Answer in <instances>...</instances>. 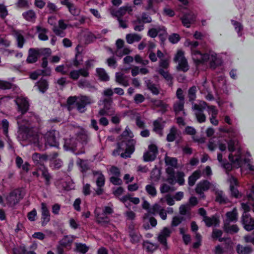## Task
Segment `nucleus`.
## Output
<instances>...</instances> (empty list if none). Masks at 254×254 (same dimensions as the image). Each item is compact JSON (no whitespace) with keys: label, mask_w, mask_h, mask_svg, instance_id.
<instances>
[{"label":"nucleus","mask_w":254,"mask_h":254,"mask_svg":"<svg viewBox=\"0 0 254 254\" xmlns=\"http://www.w3.org/2000/svg\"><path fill=\"white\" fill-rule=\"evenodd\" d=\"M220 130L224 131L227 133L228 136L231 139L229 141L224 140H219L218 142L219 149L222 152L225 151L228 146V150L230 152L229 155V159L231 164L227 162L226 159H223V156L225 153H218L217 160L221 164L222 167L227 171H230L233 165L236 168L241 167L243 161L241 158V149L237 147V142L234 139L239 134V131L235 128L230 127L228 129L220 127Z\"/></svg>","instance_id":"f257e3e1"},{"label":"nucleus","mask_w":254,"mask_h":254,"mask_svg":"<svg viewBox=\"0 0 254 254\" xmlns=\"http://www.w3.org/2000/svg\"><path fill=\"white\" fill-rule=\"evenodd\" d=\"M20 127L24 138L28 139V142L37 146L40 150L45 149L47 145L59 147V132L56 130H50L44 135L40 133L31 134L28 133L27 127L23 125H21Z\"/></svg>","instance_id":"f03ea898"},{"label":"nucleus","mask_w":254,"mask_h":254,"mask_svg":"<svg viewBox=\"0 0 254 254\" xmlns=\"http://www.w3.org/2000/svg\"><path fill=\"white\" fill-rule=\"evenodd\" d=\"M198 45L197 41H192L189 39L185 42V45L190 49L192 58L196 65L208 64L211 68L215 69L217 66L221 64V59L218 57L214 51H210L208 53L202 54L199 51L196 50L195 48Z\"/></svg>","instance_id":"7ed1b4c3"},{"label":"nucleus","mask_w":254,"mask_h":254,"mask_svg":"<svg viewBox=\"0 0 254 254\" xmlns=\"http://www.w3.org/2000/svg\"><path fill=\"white\" fill-rule=\"evenodd\" d=\"M27 119H24L20 120L19 118L17 120V123L19 128V137H21L23 140L28 141V139H24L23 136V134L20 129L21 125H23L28 129V133H38L36 130L40 127V123L41 120L39 117L33 113H29L28 115L27 116Z\"/></svg>","instance_id":"20e7f679"},{"label":"nucleus","mask_w":254,"mask_h":254,"mask_svg":"<svg viewBox=\"0 0 254 254\" xmlns=\"http://www.w3.org/2000/svg\"><path fill=\"white\" fill-rule=\"evenodd\" d=\"M247 198L248 202L241 203V207L244 211L242 216V223L245 229L250 231L254 229V220L251 218L247 212L250 210L251 207H253L254 212V198L251 193H248Z\"/></svg>","instance_id":"39448f33"},{"label":"nucleus","mask_w":254,"mask_h":254,"mask_svg":"<svg viewBox=\"0 0 254 254\" xmlns=\"http://www.w3.org/2000/svg\"><path fill=\"white\" fill-rule=\"evenodd\" d=\"M93 102L94 101L90 97L84 95L70 96L67 99L68 104L75 103L77 110L80 113L85 112L86 110V106Z\"/></svg>","instance_id":"423d86ee"},{"label":"nucleus","mask_w":254,"mask_h":254,"mask_svg":"<svg viewBox=\"0 0 254 254\" xmlns=\"http://www.w3.org/2000/svg\"><path fill=\"white\" fill-rule=\"evenodd\" d=\"M135 141L134 139H130L127 141L124 140L118 144V148L116 150L117 153L121 154L123 158L130 157L131 154L134 151V145Z\"/></svg>","instance_id":"0eeeda50"},{"label":"nucleus","mask_w":254,"mask_h":254,"mask_svg":"<svg viewBox=\"0 0 254 254\" xmlns=\"http://www.w3.org/2000/svg\"><path fill=\"white\" fill-rule=\"evenodd\" d=\"M165 162L167 166L166 172L169 175L168 182L173 183L175 181V169L178 168V160L176 158L166 156Z\"/></svg>","instance_id":"6e6552de"},{"label":"nucleus","mask_w":254,"mask_h":254,"mask_svg":"<svg viewBox=\"0 0 254 254\" xmlns=\"http://www.w3.org/2000/svg\"><path fill=\"white\" fill-rule=\"evenodd\" d=\"M207 106L205 102L201 101L199 104L192 103V109L197 121L200 123L205 122L206 116L204 114V110Z\"/></svg>","instance_id":"1a4fd4ad"},{"label":"nucleus","mask_w":254,"mask_h":254,"mask_svg":"<svg viewBox=\"0 0 254 254\" xmlns=\"http://www.w3.org/2000/svg\"><path fill=\"white\" fill-rule=\"evenodd\" d=\"M216 189V184L215 183H210L207 180L201 181L198 183L195 188L196 192L200 195L201 198H204L205 195L204 191L208 190L209 189H212L215 190Z\"/></svg>","instance_id":"9d476101"},{"label":"nucleus","mask_w":254,"mask_h":254,"mask_svg":"<svg viewBox=\"0 0 254 254\" xmlns=\"http://www.w3.org/2000/svg\"><path fill=\"white\" fill-rule=\"evenodd\" d=\"M22 198L21 190L16 189L11 191L5 198L7 205L12 207L15 205Z\"/></svg>","instance_id":"9b49d317"},{"label":"nucleus","mask_w":254,"mask_h":254,"mask_svg":"<svg viewBox=\"0 0 254 254\" xmlns=\"http://www.w3.org/2000/svg\"><path fill=\"white\" fill-rule=\"evenodd\" d=\"M174 61L178 64L177 68L178 69L183 71H187L189 69V65L187 60L184 56V53L181 50L178 51L175 55Z\"/></svg>","instance_id":"f8f14e48"},{"label":"nucleus","mask_w":254,"mask_h":254,"mask_svg":"<svg viewBox=\"0 0 254 254\" xmlns=\"http://www.w3.org/2000/svg\"><path fill=\"white\" fill-rule=\"evenodd\" d=\"M133 10L131 5L127 4L121 7L118 9H112L111 14L113 17H117V19L122 18V17L125 15L127 13L131 14Z\"/></svg>","instance_id":"ddd939ff"},{"label":"nucleus","mask_w":254,"mask_h":254,"mask_svg":"<svg viewBox=\"0 0 254 254\" xmlns=\"http://www.w3.org/2000/svg\"><path fill=\"white\" fill-rule=\"evenodd\" d=\"M14 101L17 106V110L19 112L23 115L27 112L29 104L26 98L22 96L17 97Z\"/></svg>","instance_id":"4468645a"},{"label":"nucleus","mask_w":254,"mask_h":254,"mask_svg":"<svg viewBox=\"0 0 254 254\" xmlns=\"http://www.w3.org/2000/svg\"><path fill=\"white\" fill-rule=\"evenodd\" d=\"M172 230L168 227H164L158 235L157 240L162 244L164 249H167V239L170 237Z\"/></svg>","instance_id":"2eb2a0df"},{"label":"nucleus","mask_w":254,"mask_h":254,"mask_svg":"<svg viewBox=\"0 0 254 254\" xmlns=\"http://www.w3.org/2000/svg\"><path fill=\"white\" fill-rule=\"evenodd\" d=\"M41 224L42 226H45L50 222L51 215L47 205L44 202L41 203Z\"/></svg>","instance_id":"dca6fc26"},{"label":"nucleus","mask_w":254,"mask_h":254,"mask_svg":"<svg viewBox=\"0 0 254 254\" xmlns=\"http://www.w3.org/2000/svg\"><path fill=\"white\" fill-rule=\"evenodd\" d=\"M94 212L96 218V221L98 223L102 225H104L109 222L110 219L109 217L106 214L102 211V209L101 208H96Z\"/></svg>","instance_id":"f3484780"},{"label":"nucleus","mask_w":254,"mask_h":254,"mask_svg":"<svg viewBox=\"0 0 254 254\" xmlns=\"http://www.w3.org/2000/svg\"><path fill=\"white\" fill-rule=\"evenodd\" d=\"M69 77L73 80H77L80 76L83 77H88L89 76V72H87L85 69L82 68L78 69H74L70 71L68 73Z\"/></svg>","instance_id":"a211bd4d"},{"label":"nucleus","mask_w":254,"mask_h":254,"mask_svg":"<svg viewBox=\"0 0 254 254\" xmlns=\"http://www.w3.org/2000/svg\"><path fill=\"white\" fill-rule=\"evenodd\" d=\"M195 15L192 12L185 14L181 18L182 22L184 26L187 28L190 27V24L195 20Z\"/></svg>","instance_id":"6ab92c4d"},{"label":"nucleus","mask_w":254,"mask_h":254,"mask_svg":"<svg viewBox=\"0 0 254 254\" xmlns=\"http://www.w3.org/2000/svg\"><path fill=\"white\" fill-rule=\"evenodd\" d=\"M76 238L73 235H66L61 240L59 243L64 247L67 250H70L74 240Z\"/></svg>","instance_id":"aec40b11"},{"label":"nucleus","mask_w":254,"mask_h":254,"mask_svg":"<svg viewBox=\"0 0 254 254\" xmlns=\"http://www.w3.org/2000/svg\"><path fill=\"white\" fill-rule=\"evenodd\" d=\"M120 200L125 204L127 208H129V204L128 201L132 202L134 204H137L139 203L140 200L138 197H132L129 194L125 195L121 198H119Z\"/></svg>","instance_id":"412c9836"},{"label":"nucleus","mask_w":254,"mask_h":254,"mask_svg":"<svg viewBox=\"0 0 254 254\" xmlns=\"http://www.w3.org/2000/svg\"><path fill=\"white\" fill-rule=\"evenodd\" d=\"M15 164L17 168L21 169L25 172H28L30 168V164L28 162H24L21 157L17 156L15 158Z\"/></svg>","instance_id":"4be33fe9"},{"label":"nucleus","mask_w":254,"mask_h":254,"mask_svg":"<svg viewBox=\"0 0 254 254\" xmlns=\"http://www.w3.org/2000/svg\"><path fill=\"white\" fill-rule=\"evenodd\" d=\"M152 106L154 108H160L159 111L162 114L165 113L169 107L168 104L160 100H152L151 101Z\"/></svg>","instance_id":"5701e85b"},{"label":"nucleus","mask_w":254,"mask_h":254,"mask_svg":"<svg viewBox=\"0 0 254 254\" xmlns=\"http://www.w3.org/2000/svg\"><path fill=\"white\" fill-rule=\"evenodd\" d=\"M166 32L165 28L164 26L159 25H155L154 28H150L148 31V36L151 38L156 37L158 34L161 32L163 34Z\"/></svg>","instance_id":"b1692460"},{"label":"nucleus","mask_w":254,"mask_h":254,"mask_svg":"<svg viewBox=\"0 0 254 254\" xmlns=\"http://www.w3.org/2000/svg\"><path fill=\"white\" fill-rule=\"evenodd\" d=\"M39 56L37 49L30 48L28 51V56L26 60L28 63H34L37 61Z\"/></svg>","instance_id":"393cba45"},{"label":"nucleus","mask_w":254,"mask_h":254,"mask_svg":"<svg viewBox=\"0 0 254 254\" xmlns=\"http://www.w3.org/2000/svg\"><path fill=\"white\" fill-rule=\"evenodd\" d=\"M93 175L96 178V184L97 187H104L105 183V178L101 171H93Z\"/></svg>","instance_id":"a878e982"},{"label":"nucleus","mask_w":254,"mask_h":254,"mask_svg":"<svg viewBox=\"0 0 254 254\" xmlns=\"http://www.w3.org/2000/svg\"><path fill=\"white\" fill-rule=\"evenodd\" d=\"M32 160L36 165H42L44 162L48 159V156L45 154H41L38 153H34L32 156Z\"/></svg>","instance_id":"bb28decb"},{"label":"nucleus","mask_w":254,"mask_h":254,"mask_svg":"<svg viewBox=\"0 0 254 254\" xmlns=\"http://www.w3.org/2000/svg\"><path fill=\"white\" fill-rule=\"evenodd\" d=\"M203 221L204 222L206 226L208 227H210L213 225L217 226L219 224V220L218 218L214 215L212 216V217H205L203 218Z\"/></svg>","instance_id":"cd10ccee"},{"label":"nucleus","mask_w":254,"mask_h":254,"mask_svg":"<svg viewBox=\"0 0 254 254\" xmlns=\"http://www.w3.org/2000/svg\"><path fill=\"white\" fill-rule=\"evenodd\" d=\"M226 218L224 221V223L225 222H227V223H230L232 222H236L238 219V213L236 208H234L231 211H229L227 212L226 214Z\"/></svg>","instance_id":"c85d7f7f"},{"label":"nucleus","mask_w":254,"mask_h":254,"mask_svg":"<svg viewBox=\"0 0 254 254\" xmlns=\"http://www.w3.org/2000/svg\"><path fill=\"white\" fill-rule=\"evenodd\" d=\"M13 35L16 40L17 47L19 48H22L25 40L22 34L21 31L14 30L13 32Z\"/></svg>","instance_id":"c756f323"},{"label":"nucleus","mask_w":254,"mask_h":254,"mask_svg":"<svg viewBox=\"0 0 254 254\" xmlns=\"http://www.w3.org/2000/svg\"><path fill=\"white\" fill-rule=\"evenodd\" d=\"M185 101H177L173 105V110L175 114L178 115L181 112H182L183 115L186 116V114L184 111Z\"/></svg>","instance_id":"7c9ffc66"},{"label":"nucleus","mask_w":254,"mask_h":254,"mask_svg":"<svg viewBox=\"0 0 254 254\" xmlns=\"http://www.w3.org/2000/svg\"><path fill=\"white\" fill-rule=\"evenodd\" d=\"M36 31L38 34V38L41 41H47L48 36L47 35L48 29L40 26H36Z\"/></svg>","instance_id":"2f4dec72"},{"label":"nucleus","mask_w":254,"mask_h":254,"mask_svg":"<svg viewBox=\"0 0 254 254\" xmlns=\"http://www.w3.org/2000/svg\"><path fill=\"white\" fill-rule=\"evenodd\" d=\"M64 147L66 150L74 151L76 147V140L72 137L70 138H66L64 140Z\"/></svg>","instance_id":"473e14b6"},{"label":"nucleus","mask_w":254,"mask_h":254,"mask_svg":"<svg viewBox=\"0 0 254 254\" xmlns=\"http://www.w3.org/2000/svg\"><path fill=\"white\" fill-rule=\"evenodd\" d=\"M77 139L83 144H86L89 140V134L87 131L82 129L77 133Z\"/></svg>","instance_id":"72a5a7b5"},{"label":"nucleus","mask_w":254,"mask_h":254,"mask_svg":"<svg viewBox=\"0 0 254 254\" xmlns=\"http://www.w3.org/2000/svg\"><path fill=\"white\" fill-rule=\"evenodd\" d=\"M129 236L130 242L134 244L139 243L142 238V236L140 234L132 230L129 231Z\"/></svg>","instance_id":"f704fd0d"},{"label":"nucleus","mask_w":254,"mask_h":254,"mask_svg":"<svg viewBox=\"0 0 254 254\" xmlns=\"http://www.w3.org/2000/svg\"><path fill=\"white\" fill-rule=\"evenodd\" d=\"M97 74L99 79L103 81H108L110 79L109 76L103 68H97L96 69Z\"/></svg>","instance_id":"c9c22d12"},{"label":"nucleus","mask_w":254,"mask_h":254,"mask_svg":"<svg viewBox=\"0 0 254 254\" xmlns=\"http://www.w3.org/2000/svg\"><path fill=\"white\" fill-rule=\"evenodd\" d=\"M116 81L125 87L129 85L128 81L127 79L126 76L121 73H116Z\"/></svg>","instance_id":"e433bc0d"},{"label":"nucleus","mask_w":254,"mask_h":254,"mask_svg":"<svg viewBox=\"0 0 254 254\" xmlns=\"http://www.w3.org/2000/svg\"><path fill=\"white\" fill-rule=\"evenodd\" d=\"M164 127L162 119L158 118L153 122V130L157 133L162 134V131Z\"/></svg>","instance_id":"4c0bfd02"},{"label":"nucleus","mask_w":254,"mask_h":254,"mask_svg":"<svg viewBox=\"0 0 254 254\" xmlns=\"http://www.w3.org/2000/svg\"><path fill=\"white\" fill-rule=\"evenodd\" d=\"M115 111L113 108L103 107L99 111L98 116H111L114 114Z\"/></svg>","instance_id":"58836bf2"},{"label":"nucleus","mask_w":254,"mask_h":254,"mask_svg":"<svg viewBox=\"0 0 254 254\" xmlns=\"http://www.w3.org/2000/svg\"><path fill=\"white\" fill-rule=\"evenodd\" d=\"M39 170L41 172L42 176L45 180V185L47 186H49L52 177L50 174L49 173L48 169L43 166L40 168H39Z\"/></svg>","instance_id":"ea45409f"},{"label":"nucleus","mask_w":254,"mask_h":254,"mask_svg":"<svg viewBox=\"0 0 254 254\" xmlns=\"http://www.w3.org/2000/svg\"><path fill=\"white\" fill-rule=\"evenodd\" d=\"M158 72L161 75L164 79L167 81L168 84L169 86H172L173 84V77L172 75L169 73L167 71L164 70L162 68H159L157 70Z\"/></svg>","instance_id":"a19ab883"},{"label":"nucleus","mask_w":254,"mask_h":254,"mask_svg":"<svg viewBox=\"0 0 254 254\" xmlns=\"http://www.w3.org/2000/svg\"><path fill=\"white\" fill-rule=\"evenodd\" d=\"M75 248L74 249V251L82 254H85L86 253L89 249V247L87 246L85 244H83L81 243H75Z\"/></svg>","instance_id":"79ce46f5"},{"label":"nucleus","mask_w":254,"mask_h":254,"mask_svg":"<svg viewBox=\"0 0 254 254\" xmlns=\"http://www.w3.org/2000/svg\"><path fill=\"white\" fill-rule=\"evenodd\" d=\"M216 200L221 204H226L228 202V199L222 191L216 190Z\"/></svg>","instance_id":"37998d69"},{"label":"nucleus","mask_w":254,"mask_h":254,"mask_svg":"<svg viewBox=\"0 0 254 254\" xmlns=\"http://www.w3.org/2000/svg\"><path fill=\"white\" fill-rule=\"evenodd\" d=\"M9 122L6 119H2L1 121L0 126L2 129L3 133L5 135L8 140V142L10 143V139L8 136V127Z\"/></svg>","instance_id":"c03bdc74"},{"label":"nucleus","mask_w":254,"mask_h":254,"mask_svg":"<svg viewBox=\"0 0 254 254\" xmlns=\"http://www.w3.org/2000/svg\"><path fill=\"white\" fill-rule=\"evenodd\" d=\"M22 16L25 20L30 22L35 21L36 18V13L33 10H29L23 12Z\"/></svg>","instance_id":"a18cd8bd"},{"label":"nucleus","mask_w":254,"mask_h":254,"mask_svg":"<svg viewBox=\"0 0 254 254\" xmlns=\"http://www.w3.org/2000/svg\"><path fill=\"white\" fill-rule=\"evenodd\" d=\"M141 39V36L137 34H128L126 35V40L127 43L131 44L134 42H138Z\"/></svg>","instance_id":"49530a36"},{"label":"nucleus","mask_w":254,"mask_h":254,"mask_svg":"<svg viewBox=\"0 0 254 254\" xmlns=\"http://www.w3.org/2000/svg\"><path fill=\"white\" fill-rule=\"evenodd\" d=\"M224 231L228 233H235L238 232L239 228L236 225H230V223L225 222L224 224Z\"/></svg>","instance_id":"de8ad7c7"},{"label":"nucleus","mask_w":254,"mask_h":254,"mask_svg":"<svg viewBox=\"0 0 254 254\" xmlns=\"http://www.w3.org/2000/svg\"><path fill=\"white\" fill-rule=\"evenodd\" d=\"M179 135L178 130L174 127L171 128L169 133L167 136V140L168 142H172L175 140V139Z\"/></svg>","instance_id":"09e8293b"},{"label":"nucleus","mask_w":254,"mask_h":254,"mask_svg":"<svg viewBox=\"0 0 254 254\" xmlns=\"http://www.w3.org/2000/svg\"><path fill=\"white\" fill-rule=\"evenodd\" d=\"M237 251L239 254H251L253 252V249L249 246L243 247L238 245L237 247Z\"/></svg>","instance_id":"8fccbe9b"},{"label":"nucleus","mask_w":254,"mask_h":254,"mask_svg":"<svg viewBox=\"0 0 254 254\" xmlns=\"http://www.w3.org/2000/svg\"><path fill=\"white\" fill-rule=\"evenodd\" d=\"M133 29L136 31H141L144 28V24L141 22L139 17H137L136 19L132 21Z\"/></svg>","instance_id":"3c124183"},{"label":"nucleus","mask_w":254,"mask_h":254,"mask_svg":"<svg viewBox=\"0 0 254 254\" xmlns=\"http://www.w3.org/2000/svg\"><path fill=\"white\" fill-rule=\"evenodd\" d=\"M231 23L234 26L235 30L238 33V36H241L243 35V26L242 24L238 21L232 20Z\"/></svg>","instance_id":"603ef678"},{"label":"nucleus","mask_w":254,"mask_h":254,"mask_svg":"<svg viewBox=\"0 0 254 254\" xmlns=\"http://www.w3.org/2000/svg\"><path fill=\"white\" fill-rule=\"evenodd\" d=\"M66 7L68 8L69 12L71 14L76 16L80 14V10L74 3L70 2L68 4Z\"/></svg>","instance_id":"864d4df0"},{"label":"nucleus","mask_w":254,"mask_h":254,"mask_svg":"<svg viewBox=\"0 0 254 254\" xmlns=\"http://www.w3.org/2000/svg\"><path fill=\"white\" fill-rule=\"evenodd\" d=\"M37 86L40 91L44 93L48 88V83L46 80L41 79L37 82Z\"/></svg>","instance_id":"5fc2aeb1"},{"label":"nucleus","mask_w":254,"mask_h":254,"mask_svg":"<svg viewBox=\"0 0 254 254\" xmlns=\"http://www.w3.org/2000/svg\"><path fill=\"white\" fill-rule=\"evenodd\" d=\"M145 190L148 195L155 197L157 194V190L153 184H148L145 187Z\"/></svg>","instance_id":"6e6d98bb"},{"label":"nucleus","mask_w":254,"mask_h":254,"mask_svg":"<svg viewBox=\"0 0 254 254\" xmlns=\"http://www.w3.org/2000/svg\"><path fill=\"white\" fill-rule=\"evenodd\" d=\"M184 173L183 172H178L176 174V177H174V182L171 184H174L176 182H177L180 186L183 185L185 183V180L184 179Z\"/></svg>","instance_id":"4d7b16f0"},{"label":"nucleus","mask_w":254,"mask_h":254,"mask_svg":"<svg viewBox=\"0 0 254 254\" xmlns=\"http://www.w3.org/2000/svg\"><path fill=\"white\" fill-rule=\"evenodd\" d=\"M156 155L154 153L151 152L149 150L144 152L143 156V160L145 162L152 161L155 160Z\"/></svg>","instance_id":"13d9d810"},{"label":"nucleus","mask_w":254,"mask_h":254,"mask_svg":"<svg viewBox=\"0 0 254 254\" xmlns=\"http://www.w3.org/2000/svg\"><path fill=\"white\" fill-rule=\"evenodd\" d=\"M130 50L128 48H122L119 49H117L115 52V55L120 58L129 54Z\"/></svg>","instance_id":"bf43d9fd"},{"label":"nucleus","mask_w":254,"mask_h":254,"mask_svg":"<svg viewBox=\"0 0 254 254\" xmlns=\"http://www.w3.org/2000/svg\"><path fill=\"white\" fill-rule=\"evenodd\" d=\"M143 246L146 251L148 252H153L157 248L156 244H154L148 241L144 242Z\"/></svg>","instance_id":"052dcab7"},{"label":"nucleus","mask_w":254,"mask_h":254,"mask_svg":"<svg viewBox=\"0 0 254 254\" xmlns=\"http://www.w3.org/2000/svg\"><path fill=\"white\" fill-rule=\"evenodd\" d=\"M55 71L61 73L63 75H66L68 73V65L65 66L64 64L59 65L55 68Z\"/></svg>","instance_id":"680f3d73"},{"label":"nucleus","mask_w":254,"mask_h":254,"mask_svg":"<svg viewBox=\"0 0 254 254\" xmlns=\"http://www.w3.org/2000/svg\"><path fill=\"white\" fill-rule=\"evenodd\" d=\"M196 88L193 86L190 87L188 91L189 101L193 102L196 98Z\"/></svg>","instance_id":"e2e57ef3"},{"label":"nucleus","mask_w":254,"mask_h":254,"mask_svg":"<svg viewBox=\"0 0 254 254\" xmlns=\"http://www.w3.org/2000/svg\"><path fill=\"white\" fill-rule=\"evenodd\" d=\"M77 163L80 167L82 172H86L89 169L88 163L85 160L78 159Z\"/></svg>","instance_id":"0e129e2a"},{"label":"nucleus","mask_w":254,"mask_h":254,"mask_svg":"<svg viewBox=\"0 0 254 254\" xmlns=\"http://www.w3.org/2000/svg\"><path fill=\"white\" fill-rule=\"evenodd\" d=\"M162 208V207L160 205L155 204L148 210V213L152 215L158 214Z\"/></svg>","instance_id":"69168bd1"},{"label":"nucleus","mask_w":254,"mask_h":254,"mask_svg":"<svg viewBox=\"0 0 254 254\" xmlns=\"http://www.w3.org/2000/svg\"><path fill=\"white\" fill-rule=\"evenodd\" d=\"M78 86L80 88H89L91 85L89 81L85 79H81L77 82Z\"/></svg>","instance_id":"338daca9"},{"label":"nucleus","mask_w":254,"mask_h":254,"mask_svg":"<svg viewBox=\"0 0 254 254\" xmlns=\"http://www.w3.org/2000/svg\"><path fill=\"white\" fill-rule=\"evenodd\" d=\"M82 62L83 60L81 56L79 54V53H77L73 60V65L75 67H77L82 64Z\"/></svg>","instance_id":"774afa93"}]
</instances>
